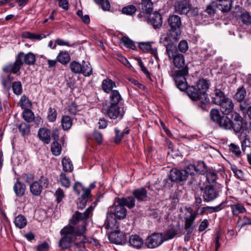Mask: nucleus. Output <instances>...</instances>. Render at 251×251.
Segmentation results:
<instances>
[{"mask_svg": "<svg viewBox=\"0 0 251 251\" xmlns=\"http://www.w3.org/2000/svg\"><path fill=\"white\" fill-rule=\"evenodd\" d=\"M93 207L90 206L83 213L75 211L70 220V225L64 227L60 232L63 236L60 239L59 246L62 249L71 247L74 236H83L87 231L86 223Z\"/></svg>", "mask_w": 251, "mask_h": 251, "instance_id": "obj_1", "label": "nucleus"}, {"mask_svg": "<svg viewBox=\"0 0 251 251\" xmlns=\"http://www.w3.org/2000/svg\"><path fill=\"white\" fill-rule=\"evenodd\" d=\"M187 71L186 70H178L174 74H172L176 86L181 91H185L187 89V93L189 98L193 100H201V103L204 104L208 103L209 99L207 98L206 92L209 87V84L206 80L201 79L199 80L195 87H188L185 75Z\"/></svg>", "mask_w": 251, "mask_h": 251, "instance_id": "obj_2", "label": "nucleus"}, {"mask_svg": "<svg viewBox=\"0 0 251 251\" xmlns=\"http://www.w3.org/2000/svg\"><path fill=\"white\" fill-rule=\"evenodd\" d=\"M224 114L221 115L218 109L213 108L210 111L212 120L221 129L225 130H232L234 134L237 135L243 128V118L236 112L232 114L233 120Z\"/></svg>", "mask_w": 251, "mask_h": 251, "instance_id": "obj_3", "label": "nucleus"}, {"mask_svg": "<svg viewBox=\"0 0 251 251\" xmlns=\"http://www.w3.org/2000/svg\"><path fill=\"white\" fill-rule=\"evenodd\" d=\"M126 209L122 204L120 203L117 199L113 205L110 207L107 213L106 223L109 226H113L116 223V219H124L126 215Z\"/></svg>", "mask_w": 251, "mask_h": 251, "instance_id": "obj_4", "label": "nucleus"}, {"mask_svg": "<svg viewBox=\"0 0 251 251\" xmlns=\"http://www.w3.org/2000/svg\"><path fill=\"white\" fill-rule=\"evenodd\" d=\"M166 52L169 60L172 61L175 66L178 69L183 68L185 65L184 55L179 53L176 45L173 42L166 45Z\"/></svg>", "mask_w": 251, "mask_h": 251, "instance_id": "obj_5", "label": "nucleus"}, {"mask_svg": "<svg viewBox=\"0 0 251 251\" xmlns=\"http://www.w3.org/2000/svg\"><path fill=\"white\" fill-rule=\"evenodd\" d=\"M168 24L170 27V34L171 38L176 39L178 35L180 34V26L181 22L180 18L177 15H172L170 16L168 20ZM171 37L168 34L167 36L164 38V40L167 41Z\"/></svg>", "mask_w": 251, "mask_h": 251, "instance_id": "obj_6", "label": "nucleus"}, {"mask_svg": "<svg viewBox=\"0 0 251 251\" xmlns=\"http://www.w3.org/2000/svg\"><path fill=\"white\" fill-rule=\"evenodd\" d=\"M23 55L24 53L22 52L19 53L16 57L15 61L13 63H8L4 65L2 68V71L8 74H17L23 64Z\"/></svg>", "mask_w": 251, "mask_h": 251, "instance_id": "obj_7", "label": "nucleus"}, {"mask_svg": "<svg viewBox=\"0 0 251 251\" xmlns=\"http://www.w3.org/2000/svg\"><path fill=\"white\" fill-rule=\"evenodd\" d=\"M163 242V233H153L147 237L145 244L148 248L153 249L160 246Z\"/></svg>", "mask_w": 251, "mask_h": 251, "instance_id": "obj_8", "label": "nucleus"}, {"mask_svg": "<svg viewBox=\"0 0 251 251\" xmlns=\"http://www.w3.org/2000/svg\"><path fill=\"white\" fill-rule=\"evenodd\" d=\"M218 196V191L212 186H205L202 191V197L205 201L210 202L213 201Z\"/></svg>", "mask_w": 251, "mask_h": 251, "instance_id": "obj_9", "label": "nucleus"}, {"mask_svg": "<svg viewBox=\"0 0 251 251\" xmlns=\"http://www.w3.org/2000/svg\"><path fill=\"white\" fill-rule=\"evenodd\" d=\"M107 115L112 119H122L125 114L123 107L120 108L118 105H110L107 110Z\"/></svg>", "mask_w": 251, "mask_h": 251, "instance_id": "obj_10", "label": "nucleus"}, {"mask_svg": "<svg viewBox=\"0 0 251 251\" xmlns=\"http://www.w3.org/2000/svg\"><path fill=\"white\" fill-rule=\"evenodd\" d=\"M219 105L220 106L221 112L225 115H229L232 113L234 110V103L232 100L228 97L225 99V100L221 102Z\"/></svg>", "mask_w": 251, "mask_h": 251, "instance_id": "obj_11", "label": "nucleus"}, {"mask_svg": "<svg viewBox=\"0 0 251 251\" xmlns=\"http://www.w3.org/2000/svg\"><path fill=\"white\" fill-rule=\"evenodd\" d=\"M109 239L111 242L121 245L125 244L126 240L125 234L118 230L111 232L109 235Z\"/></svg>", "mask_w": 251, "mask_h": 251, "instance_id": "obj_12", "label": "nucleus"}, {"mask_svg": "<svg viewBox=\"0 0 251 251\" xmlns=\"http://www.w3.org/2000/svg\"><path fill=\"white\" fill-rule=\"evenodd\" d=\"M239 140L241 142L242 151L245 152L247 148L251 147V141L247 134V131L242 128L240 132L238 134Z\"/></svg>", "mask_w": 251, "mask_h": 251, "instance_id": "obj_13", "label": "nucleus"}, {"mask_svg": "<svg viewBox=\"0 0 251 251\" xmlns=\"http://www.w3.org/2000/svg\"><path fill=\"white\" fill-rule=\"evenodd\" d=\"M169 178L174 182L183 181L186 179L183 170H177L176 168L170 171Z\"/></svg>", "mask_w": 251, "mask_h": 251, "instance_id": "obj_14", "label": "nucleus"}, {"mask_svg": "<svg viewBox=\"0 0 251 251\" xmlns=\"http://www.w3.org/2000/svg\"><path fill=\"white\" fill-rule=\"evenodd\" d=\"M149 20L155 29L159 28L162 25V16L158 12L151 14Z\"/></svg>", "mask_w": 251, "mask_h": 251, "instance_id": "obj_15", "label": "nucleus"}, {"mask_svg": "<svg viewBox=\"0 0 251 251\" xmlns=\"http://www.w3.org/2000/svg\"><path fill=\"white\" fill-rule=\"evenodd\" d=\"M176 12L179 14H187L190 10V4L186 0L177 1L175 5Z\"/></svg>", "mask_w": 251, "mask_h": 251, "instance_id": "obj_16", "label": "nucleus"}, {"mask_svg": "<svg viewBox=\"0 0 251 251\" xmlns=\"http://www.w3.org/2000/svg\"><path fill=\"white\" fill-rule=\"evenodd\" d=\"M132 195L138 201H145L147 199L148 192L146 188L141 187L133 190Z\"/></svg>", "mask_w": 251, "mask_h": 251, "instance_id": "obj_17", "label": "nucleus"}, {"mask_svg": "<svg viewBox=\"0 0 251 251\" xmlns=\"http://www.w3.org/2000/svg\"><path fill=\"white\" fill-rule=\"evenodd\" d=\"M227 98L228 97L221 90L215 89L212 97V100L214 104L219 105Z\"/></svg>", "mask_w": 251, "mask_h": 251, "instance_id": "obj_18", "label": "nucleus"}, {"mask_svg": "<svg viewBox=\"0 0 251 251\" xmlns=\"http://www.w3.org/2000/svg\"><path fill=\"white\" fill-rule=\"evenodd\" d=\"M26 189L25 184L19 180H17L13 186L14 191L16 196L19 197H22L25 195Z\"/></svg>", "mask_w": 251, "mask_h": 251, "instance_id": "obj_19", "label": "nucleus"}, {"mask_svg": "<svg viewBox=\"0 0 251 251\" xmlns=\"http://www.w3.org/2000/svg\"><path fill=\"white\" fill-rule=\"evenodd\" d=\"M39 139L46 144H49L50 141V130L46 128H40L38 132Z\"/></svg>", "mask_w": 251, "mask_h": 251, "instance_id": "obj_20", "label": "nucleus"}, {"mask_svg": "<svg viewBox=\"0 0 251 251\" xmlns=\"http://www.w3.org/2000/svg\"><path fill=\"white\" fill-rule=\"evenodd\" d=\"M139 6L141 12L149 14L152 11L153 3L151 0H141Z\"/></svg>", "mask_w": 251, "mask_h": 251, "instance_id": "obj_21", "label": "nucleus"}, {"mask_svg": "<svg viewBox=\"0 0 251 251\" xmlns=\"http://www.w3.org/2000/svg\"><path fill=\"white\" fill-rule=\"evenodd\" d=\"M122 100V97L119 92L116 90H113L110 94V105H118Z\"/></svg>", "mask_w": 251, "mask_h": 251, "instance_id": "obj_22", "label": "nucleus"}, {"mask_svg": "<svg viewBox=\"0 0 251 251\" xmlns=\"http://www.w3.org/2000/svg\"><path fill=\"white\" fill-rule=\"evenodd\" d=\"M129 242L131 246L136 249L141 248L144 244L142 238L136 234L130 236Z\"/></svg>", "mask_w": 251, "mask_h": 251, "instance_id": "obj_23", "label": "nucleus"}, {"mask_svg": "<svg viewBox=\"0 0 251 251\" xmlns=\"http://www.w3.org/2000/svg\"><path fill=\"white\" fill-rule=\"evenodd\" d=\"M101 87L103 91L106 93H111L112 89L116 87V83L109 78H106L102 81Z\"/></svg>", "mask_w": 251, "mask_h": 251, "instance_id": "obj_24", "label": "nucleus"}, {"mask_svg": "<svg viewBox=\"0 0 251 251\" xmlns=\"http://www.w3.org/2000/svg\"><path fill=\"white\" fill-rule=\"evenodd\" d=\"M118 201L122 203L124 206H126L129 208H132L135 206V198L132 196L126 198H118Z\"/></svg>", "mask_w": 251, "mask_h": 251, "instance_id": "obj_25", "label": "nucleus"}, {"mask_svg": "<svg viewBox=\"0 0 251 251\" xmlns=\"http://www.w3.org/2000/svg\"><path fill=\"white\" fill-rule=\"evenodd\" d=\"M29 188L30 192L35 196H39L42 190V186L39 182L36 181L30 184Z\"/></svg>", "mask_w": 251, "mask_h": 251, "instance_id": "obj_26", "label": "nucleus"}, {"mask_svg": "<svg viewBox=\"0 0 251 251\" xmlns=\"http://www.w3.org/2000/svg\"><path fill=\"white\" fill-rule=\"evenodd\" d=\"M56 59L58 62L63 65L67 64L71 60L70 56L67 51H60Z\"/></svg>", "mask_w": 251, "mask_h": 251, "instance_id": "obj_27", "label": "nucleus"}, {"mask_svg": "<svg viewBox=\"0 0 251 251\" xmlns=\"http://www.w3.org/2000/svg\"><path fill=\"white\" fill-rule=\"evenodd\" d=\"M139 48L143 51H151V53L153 54L156 58L157 57V50L156 49H152L151 46L149 43H140L139 44Z\"/></svg>", "mask_w": 251, "mask_h": 251, "instance_id": "obj_28", "label": "nucleus"}, {"mask_svg": "<svg viewBox=\"0 0 251 251\" xmlns=\"http://www.w3.org/2000/svg\"><path fill=\"white\" fill-rule=\"evenodd\" d=\"M83 237V239L79 242H75L72 244L71 248L72 251H83L85 249L84 243L86 242V238L84 236V234Z\"/></svg>", "mask_w": 251, "mask_h": 251, "instance_id": "obj_29", "label": "nucleus"}, {"mask_svg": "<svg viewBox=\"0 0 251 251\" xmlns=\"http://www.w3.org/2000/svg\"><path fill=\"white\" fill-rule=\"evenodd\" d=\"M178 234L177 230L175 228H170L167 229L164 234H163V241H167L173 239L176 234Z\"/></svg>", "mask_w": 251, "mask_h": 251, "instance_id": "obj_30", "label": "nucleus"}, {"mask_svg": "<svg viewBox=\"0 0 251 251\" xmlns=\"http://www.w3.org/2000/svg\"><path fill=\"white\" fill-rule=\"evenodd\" d=\"M230 207L232 210V213L234 215H238L246 211V209L244 205L242 203H235L231 205Z\"/></svg>", "mask_w": 251, "mask_h": 251, "instance_id": "obj_31", "label": "nucleus"}, {"mask_svg": "<svg viewBox=\"0 0 251 251\" xmlns=\"http://www.w3.org/2000/svg\"><path fill=\"white\" fill-rule=\"evenodd\" d=\"M63 170L65 172H71L73 170V165L70 158L64 157L62 160Z\"/></svg>", "mask_w": 251, "mask_h": 251, "instance_id": "obj_32", "label": "nucleus"}, {"mask_svg": "<svg viewBox=\"0 0 251 251\" xmlns=\"http://www.w3.org/2000/svg\"><path fill=\"white\" fill-rule=\"evenodd\" d=\"M59 181L63 187L69 188L71 186V180L65 172H61L59 175Z\"/></svg>", "mask_w": 251, "mask_h": 251, "instance_id": "obj_33", "label": "nucleus"}, {"mask_svg": "<svg viewBox=\"0 0 251 251\" xmlns=\"http://www.w3.org/2000/svg\"><path fill=\"white\" fill-rule=\"evenodd\" d=\"M246 95V91L243 86L239 88L236 94L234 96V98L239 102H242L245 99Z\"/></svg>", "mask_w": 251, "mask_h": 251, "instance_id": "obj_34", "label": "nucleus"}, {"mask_svg": "<svg viewBox=\"0 0 251 251\" xmlns=\"http://www.w3.org/2000/svg\"><path fill=\"white\" fill-rule=\"evenodd\" d=\"M61 126L64 130L69 129L72 126V120L69 116H63L61 119Z\"/></svg>", "mask_w": 251, "mask_h": 251, "instance_id": "obj_35", "label": "nucleus"}, {"mask_svg": "<svg viewBox=\"0 0 251 251\" xmlns=\"http://www.w3.org/2000/svg\"><path fill=\"white\" fill-rule=\"evenodd\" d=\"M196 167V173L201 175H204L207 172V168L203 161H198L194 164Z\"/></svg>", "mask_w": 251, "mask_h": 251, "instance_id": "obj_36", "label": "nucleus"}, {"mask_svg": "<svg viewBox=\"0 0 251 251\" xmlns=\"http://www.w3.org/2000/svg\"><path fill=\"white\" fill-rule=\"evenodd\" d=\"M14 223L17 227L19 228H23L26 225L27 221L24 216L19 215L15 218Z\"/></svg>", "mask_w": 251, "mask_h": 251, "instance_id": "obj_37", "label": "nucleus"}, {"mask_svg": "<svg viewBox=\"0 0 251 251\" xmlns=\"http://www.w3.org/2000/svg\"><path fill=\"white\" fill-rule=\"evenodd\" d=\"M23 59H24L23 63L29 65L34 64L36 61L35 55L32 52L24 54Z\"/></svg>", "mask_w": 251, "mask_h": 251, "instance_id": "obj_38", "label": "nucleus"}, {"mask_svg": "<svg viewBox=\"0 0 251 251\" xmlns=\"http://www.w3.org/2000/svg\"><path fill=\"white\" fill-rule=\"evenodd\" d=\"M61 145L57 141H54L51 145V151L54 156H58L61 153Z\"/></svg>", "mask_w": 251, "mask_h": 251, "instance_id": "obj_39", "label": "nucleus"}, {"mask_svg": "<svg viewBox=\"0 0 251 251\" xmlns=\"http://www.w3.org/2000/svg\"><path fill=\"white\" fill-rule=\"evenodd\" d=\"M69 67L72 72L74 74H81V72H82L81 65L75 61L71 62Z\"/></svg>", "mask_w": 251, "mask_h": 251, "instance_id": "obj_40", "label": "nucleus"}, {"mask_svg": "<svg viewBox=\"0 0 251 251\" xmlns=\"http://www.w3.org/2000/svg\"><path fill=\"white\" fill-rule=\"evenodd\" d=\"M20 103L21 108L24 110L28 109L32 105L31 101L25 95L21 97Z\"/></svg>", "mask_w": 251, "mask_h": 251, "instance_id": "obj_41", "label": "nucleus"}, {"mask_svg": "<svg viewBox=\"0 0 251 251\" xmlns=\"http://www.w3.org/2000/svg\"><path fill=\"white\" fill-rule=\"evenodd\" d=\"M115 137L114 138V142L116 144H119L122 140L124 135L125 134H128L129 132L128 129L126 130L124 132H121L118 128L115 129Z\"/></svg>", "mask_w": 251, "mask_h": 251, "instance_id": "obj_42", "label": "nucleus"}, {"mask_svg": "<svg viewBox=\"0 0 251 251\" xmlns=\"http://www.w3.org/2000/svg\"><path fill=\"white\" fill-rule=\"evenodd\" d=\"M13 93L16 95H20L23 92L22 83L20 81H15L11 86Z\"/></svg>", "mask_w": 251, "mask_h": 251, "instance_id": "obj_43", "label": "nucleus"}, {"mask_svg": "<svg viewBox=\"0 0 251 251\" xmlns=\"http://www.w3.org/2000/svg\"><path fill=\"white\" fill-rule=\"evenodd\" d=\"M183 173L185 176L186 178L188 175L193 176L196 173V167L195 164H190L185 167V169L183 170Z\"/></svg>", "mask_w": 251, "mask_h": 251, "instance_id": "obj_44", "label": "nucleus"}, {"mask_svg": "<svg viewBox=\"0 0 251 251\" xmlns=\"http://www.w3.org/2000/svg\"><path fill=\"white\" fill-rule=\"evenodd\" d=\"M23 117L27 122L30 123L34 119L33 112L30 109H25L23 112Z\"/></svg>", "mask_w": 251, "mask_h": 251, "instance_id": "obj_45", "label": "nucleus"}, {"mask_svg": "<svg viewBox=\"0 0 251 251\" xmlns=\"http://www.w3.org/2000/svg\"><path fill=\"white\" fill-rule=\"evenodd\" d=\"M82 74L85 76H88L92 74V68L89 63H85V62L81 65Z\"/></svg>", "mask_w": 251, "mask_h": 251, "instance_id": "obj_46", "label": "nucleus"}, {"mask_svg": "<svg viewBox=\"0 0 251 251\" xmlns=\"http://www.w3.org/2000/svg\"><path fill=\"white\" fill-rule=\"evenodd\" d=\"M18 128L20 132L24 136L28 135L30 132V126L26 123H23L21 124L19 126Z\"/></svg>", "mask_w": 251, "mask_h": 251, "instance_id": "obj_47", "label": "nucleus"}, {"mask_svg": "<svg viewBox=\"0 0 251 251\" xmlns=\"http://www.w3.org/2000/svg\"><path fill=\"white\" fill-rule=\"evenodd\" d=\"M225 206V202H223L216 206H205L206 208L205 209L206 210V212L209 213H211L221 211V210L224 209Z\"/></svg>", "mask_w": 251, "mask_h": 251, "instance_id": "obj_48", "label": "nucleus"}, {"mask_svg": "<svg viewBox=\"0 0 251 251\" xmlns=\"http://www.w3.org/2000/svg\"><path fill=\"white\" fill-rule=\"evenodd\" d=\"M237 223L239 226L242 227L247 225H251V219L247 216L239 217L238 219Z\"/></svg>", "mask_w": 251, "mask_h": 251, "instance_id": "obj_49", "label": "nucleus"}, {"mask_svg": "<svg viewBox=\"0 0 251 251\" xmlns=\"http://www.w3.org/2000/svg\"><path fill=\"white\" fill-rule=\"evenodd\" d=\"M136 11V8L133 5H127L122 9L123 13L127 15H132Z\"/></svg>", "mask_w": 251, "mask_h": 251, "instance_id": "obj_50", "label": "nucleus"}, {"mask_svg": "<svg viewBox=\"0 0 251 251\" xmlns=\"http://www.w3.org/2000/svg\"><path fill=\"white\" fill-rule=\"evenodd\" d=\"M206 179L209 183H213L216 182L217 178L216 174L213 171H209L205 173Z\"/></svg>", "mask_w": 251, "mask_h": 251, "instance_id": "obj_51", "label": "nucleus"}, {"mask_svg": "<svg viewBox=\"0 0 251 251\" xmlns=\"http://www.w3.org/2000/svg\"><path fill=\"white\" fill-rule=\"evenodd\" d=\"M122 41L124 44V45L127 48L132 50H135L136 49L134 43L128 37L124 36L122 38Z\"/></svg>", "mask_w": 251, "mask_h": 251, "instance_id": "obj_52", "label": "nucleus"}, {"mask_svg": "<svg viewBox=\"0 0 251 251\" xmlns=\"http://www.w3.org/2000/svg\"><path fill=\"white\" fill-rule=\"evenodd\" d=\"M221 9L223 12H227L229 11L232 6V1L231 0H226L224 1L223 4H220Z\"/></svg>", "mask_w": 251, "mask_h": 251, "instance_id": "obj_53", "label": "nucleus"}, {"mask_svg": "<svg viewBox=\"0 0 251 251\" xmlns=\"http://www.w3.org/2000/svg\"><path fill=\"white\" fill-rule=\"evenodd\" d=\"M57 115L56 110L50 107L49 109L48 115L47 116L48 120L50 122H54L56 120Z\"/></svg>", "mask_w": 251, "mask_h": 251, "instance_id": "obj_54", "label": "nucleus"}, {"mask_svg": "<svg viewBox=\"0 0 251 251\" xmlns=\"http://www.w3.org/2000/svg\"><path fill=\"white\" fill-rule=\"evenodd\" d=\"M54 196L57 203H60L65 197L64 191L60 188H58L54 193Z\"/></svg>", "mask_w": 251, "mask_h": 251, "instance_id": "obj_55", "label": "nucleus"}, {"mask_svg": "<svg viewBox=\"0 0 251 251\" xmlns=\"http://www.w3.org/2000/svg\"><path fill=\"white\" fill-rule=\"evenodd\" d=\"M229 151L237 157H239L241 154V151L240 150L239 147L233 143L230 144Z\"/></svg>", "mask_w": 251, "mask_h": 251, "instance_id": "obj_56", "label": "nucleus"}, {"mask_svg": "<svg viewBox=\"0 0 251 251\" xmlns=\"http://www.w3.org/2000/svg\"><path fill=\"white\" fill-rule=\"evenodd\" d=\"M231 169L234 173L235 176H237V178L239 179H241L244 176V174L243 171L241 169H239L236 166H232Z\"/></svg>", "mask_w": 251, "mask_h": 251, "instance_id": "obj_57", "label": "nucleus"}, {"mask_svg": "<svg viewBox=\"0 0 251 251\" xmlns=\"http://www.w3.org/2000/svg\"><path fill=\"white\" fill-rule=\"evenodd\" d=\"M178 48L180 51L185 52L188 49V43L186 41H181L178 46Z\"/></svg>", "mask_w": 251, "mask_h": 251, "instance_id": "obj_58", "label": "nucleus"}, {"mask_svg": "<svg viewBox=\"0 0 251 251\" xmlns=\"http://www.w3.org/2000/svg\"><path fill=\"white\" fill-rule=\"evenodd\" d=\"M241 20L246 25L251 23V17L248 12H244L241 15Z\"/></svg>", "mask_w": 251, "mask_h": 251, "instance_id": "obj_59", "label": "nucleus"}, {"mask_svg": "<svg viewBox=\"0 0 251 251\" xmlns=\"http://www.w3.org/2000/svg\"><path fill=\"white\" fill-rule=\"evenodd\" d=\"M193 222L185 220L184 228L187 232L188 235L191 236L193 231Z\"/></svg>", "mask_w": 251, "mask_h": 251, "instance_id": "obj_60", "label": "nucleus"}, {"mask_svg": "<svg viewBox=\"0 0 251 251\" xmlns=\"http://www.w3.org/2000/svg\"><path fill=\"white\" fill-rule=\"evenodd\" d=\"M93 138L99 144H101L102 142V135L100 132L98 131H95L94 132Z\"/></svg>", "mask_w": 251, "mask_h": 251, "instance_id": "obj_61", "label": "nucleus"}, {"mask_svg": "<svg viewBox=\"0 0 251 251\" xmlns=\"http://www.w3.org/2000/svg\"><path fill=\"white\" fill-rule=\"evenodd\" d=\"M216 4L214 2H212L208 5L206 9V12L209 14H213L215 12Z\"/></svg>", "mask_w": 251, "mask_h": 251, "instance_id": "obj_62", "label": "nucleus"}, {"mask_svg": "<svg viewBox=\"0 0 251 251\" xmlns=\"http://www.w3.org/2000/svg\"><path fill=\"white\" fill-rule=\"evenodd\" d=\"M87 202V200L85 198H80L77 203V208L78 209H83L85 207Z\"/></svg>", "mask_w": 251, "mask_h": 251, "instance_id": "obj_63", "label": "nucleus"}, {"mask_svg": "<svg viewBox=\"0 0 251 251\" xmlns=\"http://www.w3.org/2000/svg\"><path fill=\"white\" fill-rule=\"evenodd\" d=\"M49 245L47 242H44L39 245L37 247V251H47L49 249Z\"/></svg>", "mask_w": 251, "mask_h": 251, "instance_id": "obj_64", "label": "nucleus"}]
</instances>
